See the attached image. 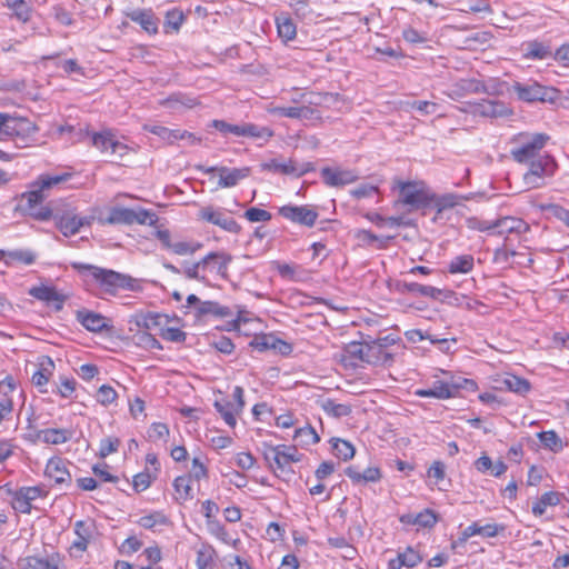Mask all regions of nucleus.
I'll use <instances>...</instances> for the list:
<instances>
[{"instance_id":"23","label":"nucleus","mask_w":569,"mask_h":569,"mask_svg":"<svg viewBox=\"0 0 569 569\" xmlns=\"http://www.w3.org/2000/svg\"><path fill=\"white\" fill-rule=\"evenodd\" d=\"M44 473L58 485L70 483L71 475L67 469L66 461L59 457L51 458L46 466Z\"/></svg>"},{"instance_id":"3","label":"nucleus","mask_w":569,"mask_h":569,"mask_svg":"<svg viewBox=\"0 0 569 569\" xmlns=\"http://www.w3.org/2000/svg\"><path fill=\"white\" fill-rule=\"evenodd\" d=\"M400 202L409 206L410 210L426 209L432 203L433 192L423 181H397Z\"/></svg>"},{"instance_id":"42","label":"nucleus","mask_w":569,"mask_h":569,"mask_svg":"<svg viewBox=\"0 0 569 569\" xmlns=\"http://www.w3.org/2000/svg\"><path fill=\"white\" fill-rule=\"evenodd\" d=\"M216 551L210 545H201L197 550L198 569H213Z\"/></svg>"},{"instance_id":"18","label":"nucleus","mask_w":569,"mask_h":569,"mask_svg":"<svg viewBox=\"0 0 569 569\" xmlns=\"http://www.w3.org/2000/svg\"><path fill=\"white\" fill-rule=\"evenodd\" d=\"M144 129L168 141L169 143H173L177 140H188L190 144H196L200 141L191 132L181 131L179 129H169L159 124L144 126Z\"/></svg>"},{"instance_id":"48","label":"nucleus","mask_w":569,"mask_h":569,"mask_svg":"<svg viewBox=\"0 0 569 569\" xmlns=\"http://www.w3.org/2000/svg\"><path fill=\"white\" fill-rule=\"evenodd\" d=\"M503 385L508 390L516 392L518 395H526L530 390L529 381L517 376L506 377L503 380Z\"/></svg>"},{"instance_id":"37","label":"nucleus","mask_w":569,"mask_h":569,"mask_svg":"<svg viewBox=\"0 0 569 569\" xmlns=\"http://www.w3.org/2000/svg\"><path fill=\"white\" fill-rule=\"evenodd\" d=\"M507 107L503 102L493 100H485L477 107V112L483 117H502L507 114Z\"/></svg>"},{"instance_id":"54","label":"nucleus","mask_w":569,"mask_h":569,"mask_svg":"<svg viewBox=\"0 0 569 569\" xmlns=\"http://www.w3.org/2000/svg\"><path fill=\"white\" fill-rule=\"evenodd\" d=\"M169 428L166 423L154 422L148 430L149 440L156 442L159 440H166L169 437Z\"/></svg>"},{"instance_id":"53","label":"nucleus","mask_w":569,"mask_h":569,"mask_svg":"<svg viewBox=\"0 0 569 569\" xmlns=\"http://www.w3.org/2000/svg\"><path fill=\"white\" fill-rule=\"evenodd\" d=\"M161 316L158 313H147L136 316V323L143 330H151L160 325Z\"/></svg>"},{"instance_id":"12","label":"nucleus","mask_w":569,"mask_h":569,"mask_svg":"<svg viewBox=\"0 0 569 569\" xmlns=\"http://www.w3.org/2000/svg\"><path fill=\"white\" fill-rule=\"evenodd\" d=\"M74 533L77 539L71 545V550L83 553L91 541L98 536V528L94 520L88 518L74 522Z\"/></svg>"},{"instance_id":"10","label":"nucleus","mask_w":569,"mask_h":569,"mask_svg":"<svg viewBox=\"0 0 569 569\" xmlns=\"http://www.w3.org/2000/svg\"><path fill=\"white\" fill-rule=\"evenodd\" d=\"M212 127L224 134H233L237 137H251L257 139H269L272 131L267 127H259L253 123L231 124L224 120H213Z\"/></svg>"},{"instance_id":"51","label":"nucleus","mask_w":569,"mask_h":569,"mask_svg":"<svg viewBox=\"0 0 569 569\" xmlns=\"http://www.w3.org/2000/svg\"><path fill=\"white\" fill-rule=\"evenodd\" d=\"M202 244L196 241L178 240L172 244L171 251L178 256H190L197 252Z\"/></svg>"},{"instance_id":"1","label":"nucleus","mask_w":569,"mask_h":569,"mask_svg":"<svg viewBox=\"0 0 569 569\" xmlns=\"http://www.w3.org/2000/svg\"><path fill=\"white\" fill-rule=\"evenodd\" d=\"M70 176V173L40 176L38 181L32 184V189L22 193L19 208L39 221L49 220L52 216L51 209L47 207H39L46 198L44 191L56 184L67 181Z\"/></svg>"},{"instance_id":"34","label":"nucleus","mask_w":569,"mask_h":569,"mask_svg":"<svg viewBox=\"0 0 569 569\" xmlns=\"http://www.w3.org/2000/svg\"><path fill=\"white\" fill-rule=\"evenodd\" d=\"M463 199L465 197L456 193H446L442 196L433 193L431 203L436 208V217L433 220L436 221L445 210L455 208L457 204H459L460 200Z\"/></svg>"},{"instance_id":"31","label":"nucleus","mask_w":569,"mask_h":569,"mask_svg":"<svg viewBox=\"0 0 569 569\" xmlns=\"http://www.w3.org/2000/svg\"><path fill=\"white\" fill-rule=\"evenodd\" d=\"M38 439L48 445H61L69 441L72 437V431L68 429H44L40 430L37 435Z\"/></svg>"},{"instance_id":"7","label":"nucleus","mask_w":569,"mask_h":569,"mask_svg":"<svg viewBox=\"0 0 569 569\" xmlns=\"http://www.w3.org/2000/svg\"><path fill=\"white\" fill-rule=\"evenodd\" d=\"M513 90L519 99L527 102H555L558 99L559 91L552 87H545L536 81L527 83L516 82Z\"/></svg>"},{"instance_id":"6","label":"nucleus","mask_w":569,"mask_h":569,"mask_svg":"<svg viewBox=\"0 0 569 569\" xmlns=\"http://www.w3.org/2000/svg\"><path fill=\"white\" fill-rule=\"evenodd\" d=\"M519 146L511 149L510 153L515 161L519 163H528L537 159L540 150L545 147L548 136L543 133H536L533 136H520Z\"/></svg>"},{"instance_id":"11","label":"nucleus","mask_w":569,"mask_h":569,"mask_svg":"<svg viewBox=\"0 0 569 569\" xmlns=\"http://www.w3.org/2000/svg\"><path fill=\"white\" fill-rule=\"evenodd\" d=\"M393 343L395 339L390 336L366 341V363L377 366L392 361L393 356L388 348Z\"/></svg>"},{"instance_id":"36","label":"nucleus","mask_w":569,"mask_h":569,"mask_svg":"<svg viewBox=\"0 0 569 569\" xmlns=\"http://www.w3.org/2000/svg\"><path fill=\"white\" fill-rule=\"evenodd\" d=\"M483 90L485 86L481 81L476 79H461L453 86L450 97H462L467 93H478Z\"/></svg>"},{"instance_id":"55","label":"nucleus","mask_w":569,"mask_h":569,"mask_svg":"<svg viewBox=\"0 0 569 569\" xmlns=\"http://www.w3.org/2000/svg\"><path fill=\"white\" fill-rule=\"evenodd\" d=\"M400 562L398 566H406L412 568L422 561V557L412 548H407L406 551L399 553Z\"/></svg>"},{"instance_id":"17","label":"nucleus","mask_w":569,"mask_h":569,"mask_svg":"<svg viewBox=\"0 0 569 569\" xmlns=\"http://www.w3.org/2000/svg\"><path fill=\"white\" fill-rule=\"evenodd\" d=\"M91 138L92 146L101 152H109L110 154H119L120 157H123L128 151V147L116 140L110 132L93 133Z\"/></svg>"},{"instance_id":"21","label":"nucleus","mask_w":569,"mask_h":569,"mask_svg":"<svg viewBox=\"0 0 569 569\" xmlns=\"http://www.w3.org/2000/svg\"><path fill=\"white\" fill-rule=\"evenodd\" d=\"M336 357H338L345 366H357V361L366 362V341H352L346 345Z\"/></svg>"},{"instance_id":"52","label":"nucleus","mask_w":569,"mask_h":569,"mask_svg":"<svg viewBox=\"0 0 569 569\" xmlns=\"http://www.w3.org/2000/svg\"><path fill=\"white\" fill-rule=\"evenodd\" d=\"M551 56V51L548 47L540 42L533 41L528 43L526 57L531 59H546Z\"/></svg>"},{"instance_id":"35","label":"nucleus","mask_w":569,"mask_h":569,"mask_svg":"<svg viewBox=\"0 0 569 569\" xmlns=\"http://www.w3.org/2000/svg\"><path fill=\"white\" fill-rule=\"evenodd\" d=\"M213 406L229 427H231V428L236 427V425H237L236 416L239 415L241 411L234 410L236 406L233 402L223 398L220 400H216Z\"/></svg>"},{"instance_id":"32","label":"nucleus","mask_w":569,"mask_h":569,"mask_svg":"<svg viewBox=\"0 0 569 569\" xmlns=\"http://www.w3.org/2000/svg\"><path fill=\"white\" fill-rule=\"evenodd\" d=\"M254 349L259 350V351H264V350H268V349H277L278 346L279 347V350L284 353V352H288L290 351L291 347L280 340V339H277L276 337L271 336V335H262V336H258L256 337L251 343H250Z\"/></svg>"},{"instance_id":"13","label":"nucleus","mask_w":569,"mask_h":569,"mask_svg":"<svg viewBox=\"0 0 569 569\" xmlns=\"http://www.w3.org/2000/svg\"><path fill=\"white\" fill-rule=\"evenodd\" d=\"M198 217L231 233H239L241 230L240 224L233 218L227 217L222 211L214 210L212 207L201 208Z\"/></svg>"},{"instance_id":"49","label":"nucleus","mask_w":569,"mask_h":569,"mask_svg":"<svg viewBox=\"0 0 569 569\" xmlns=\"http://www.w3.org/2000/svg\"><path fill=\"white\" fill-rule=\"evenodd\" d=\"M322 409L335 418L346 417L351 413V407L349 405L337 403L331 399H327L322 402Z\"/></svg>"},{"instance_id":"24","label":"nucleus","mask_w":569,"mask_h":569,"mask_svg":"<svg viewBox=\"0 0 569 569\" xmlns=\"http://www.w3.org/2000/svg\"><path fill=\"white\" fill-rule=\"evenodd\" d=\"M499 527L496 523H488L485 526H480L477 522L468 526L460 535L459 539L452 543V548H456V546L463 545L467 542L469 538L476 535H480L483 537H496L498 535Z\"/></svg>"},{"instance_id":"30","label":"nucleus","mask_w":569,"mask_h":569,"mask_svg":"<svg viewBox=\"0 0 569 569\" xmlns=\"http://www.w3.org/2000/svg\"><path fill=\"white\" fill-rule=\"evenodd\" d=\"M29 124L26 119L12 117L8 113H0V133L6 136H18L24 126Z\"/></svg>"},{"instance_id":"26","label":"nucleus","mask_w":569,"mask_h":569,"mask_svg":"<svg viewBox=\"0 0 569 569\" xmlns=\"http://www.w3.org/2000/svg\"><path fill=\"white\" fill-rule=\"evenodd\" d=\"M264 169L273 172H280L283 174H293L300 177L309 171L308 164H298L295 160L289 159L288 161L271 160L266 163Z\"/></svg>"},{"instance_id":"14","label":"nucleus","mask_w":569,"mask_h":569,"mask_svg":"<svg viewBox=\"0 0 569 569\" xmlns=\"http://www.w3.org/2000/svg\"><path fill=\"white\" fill-rule=\"evenodd\" d=\"M279 213L295 223L307 227H312L318 218V212L309 206H283Z\"/></svg>"},{"instance_id":"62","label":"nucleus","mask_w":569,"mask_h":569,"mask_svg":"<svg viewBox=\"0 0 569 569\" xmlns=\"http://www.w3.org/2000/svg\"><path fill=\"white\" fill-rule=\"evenodd\" d=\"M278 32L280 37L291 40L296 37V26L290 19L278 22Z\"/></svg>"},{"instance_id":"39","label":"nucleus","mask_w":569,"mask_h":569,"mask_svg":"<svg viewBox=\"0 0 569 569\" xmlns=\"http://www.w3.org/2000/svg\"><path fill=\"white\" fill-rule=\"evenodd\" d=\"M37 260V253L30 249H16L8 251V259L6 264L11 266L13 262H19L26 266L34 263Z\"/></svg>"},{"instance_id":"4","label":"nucleus","mask_w":569,"mask_h":569,"mask_svg":"<svg viewBox=\"0 0 569 569\" xmlns=\"http://www.w3.org/2000/svg\"><path fill=\"white\" fill-rule=\"evenodd\" d=\"M156 213L147 209H130L123 207H114L110 210L107 218H100L101 224H149L152 226L157 222Z\"/></svg>"},{"instance_id":"33","label":"nucleus","mask_w":569,"mask_h":569,"mask_svg":"<svg viewBox=\"0 0 569 569\" xmlns=\"http://www.w3.org/2000/svg\"><path fill=\"white\" fill-rule=\"evenodd\" d=\"M399 288L401 292L413 293L421 297H429L432 299H439L440 296L442 295L441 289L431 286L420 284L417 282L403 281L399 284Z\"/></svg>"},{"instance_id":"43","label":"nucleus","mask_w":569,"mask_h":569,"mask_svg":"<svg viewBox=\"0 0 569 569\" xmlns=\"http://www.w3.org/2000/svg\"><path fill=\"white\" fill-rule=\"evenodd\" d=\"M293 438L301 446L316 445V443H318L320 441V437H319L318 432L310 425H307V426H305L302 428L297 429L295 431Z\"/></svg>"},{"instance_id":"2","label":"nucleus","mask_w":569,"mask_h":569,"mask_svg":"<svg viewBox=\"0 0 569 569\" xmlns=\"http://www.w3.org/2000/svg\"><path fill=\"white\" fill-rule=\"evenodd\" d=\"M73 267L76 269L90 272L92 278L103 288V291L107 293L114 295L118 289H134V280L130 276L91 264L73 263Z\"/></svg>"},{"instance_id":"9","label":"nucleus","mask_w":569,"mask_h":569,"mask_svg":"<svg viewBox=\"0 0 569 569\" xmlns=\"http://www.w3.org/2000/svg\"><path fill=\"white\" fill-rule=\"evenodd\" d=\"M212 259H218L219 262L217 274L226 278L228 274V266L232 261V257L226 252H210L196 263H184L183 273L189 279H203V277L199 276V270H207Z\"/></svg>"},{"instance_id":"5","label":"nucleus","mask_w":569,"mask_h":569,"mask_svg":"<svg viewBox=\"0 0 569 569\" xmlns=\"http://www.w3.org/2000/svg\"><path fill=\"white\" fill-rule=\"evenodd\" d=\"M529 170L523 174L525 184L530 188H540L545 184V178L556 172L557 163L549 154L539 156L528 162Z\"/></svg>"},{"instance_id":"58","label":"nucleus","mask_w":569,"mask_h":569,"mask_svg":"<svg viewBox=\"0 0 569 569\" xmlns=\"http://www.w3.org/2000/svg\"><path fill=\"white\" fill-rule=\"evenodd\" d=\"M120 446V440L116 437L103 438L100 441L99 455L101 458H106L107 456L116 452Z\"/></svg>"},{"instance_id":"8","label":"nucleus","mask_w":569,"mask_h":569,"mask_svg":"<svg viewBox=\"0 0 569 569\" xmlns=\"http://www.w3.org/2000/svg\"><path fill=\"white\" fill-rule=\"evenodd\" d=\"M263 447L264 459L270 463L271 467L274 463L276 467L281 471H284L287 468H289L291 463L299 462L302 457L293 446H271L263 443Z\"/></svg>"},{"instance_id":"19","label":"nucleus","mask_w":569,"mask_h":569,"mask_svg":"<svg viewBox=\"0 0 569 569\" xmlns=\"http://www.w3.org/2000/svg\"><path fill=\"white\" fill-rule=\"evenodd\" d=\"M76 318L87 330L92 332H101L111 328L104 316L86 309L78 310Z\"/></svg>"},{"instance_id":"28","label":"nucleus","mask_w":569,"mask_h":569,"mask_svg":"<svg viewBox=\"0 0 569 569\" xmlns=\"http://www.w3.org/2000/svg\"><path fill=\"white\" fill-rule=\"evenodd\" d=\"M231 315V310L228 307L221 306L214 301L199 302V307H197L196 312V316L199 318L213 317L223 319L230 317Z\"/></svg>"},{"instance_id":"40","label":"nucleus","mask_w":569,"mask_h":569,"mask_svg":"<svg viewBox=\"0 0 569 569\" xmlns=\"http://www.w3.org/2000/svg\"><path fill=\"white\" fill-rule=\"evenodd\" d=\"M475 259L471 254H462L455 257L449 266L448 271L450 273H468L473 269Z\"/></svg>"},{"instance_id":"46","label":"nucleus","mask_w":569,"mask_h":569,"mask_svg":"<svg viewBox=\"0 0 569 569\" xmlns=\"http://www.w3.org/2000/svg\"><path fill=\"white\" fill-rule=\"evenodd\" d=\"M331 442H332L333 453L338 458H340L345 461L353 458L356 450H355V447L349 441L337 438V439H332Z\"/></svg>"},{"instance_id":"47","label":"nucleus","mask_w":569,"mask_h":569,"mask_svg":"<svg viewBox=\"0 0 569 569\" xmlns=\"http://www.w3.org/2000/svg\"><path fill=\"white\" fill-rule=\"evenodd\" d=\"M559 502V496L557 492L549 491L545 492L541 498L533 503L532 512L535 516H542L546 511L547 506H556Z\"/></svg>"},{"instance_id":"44","label":"nucleus","mask_w":569,"mask_h":569,"mask_svg":"<svg viewBox=\"0 0 569 569\" xmlns=\"http://www.w3.org/2000/svg\"><path fill=\"white\" fill-rule=\"evenodd\" d=\"M23 569H60L58 558L43 559L39 557H27Z\"/></svg>"},{"instance_id":"61","label":"nucleus","mask_w":569,"mask_h":569,"mask_svg":"<svg viewBox=\"0 0 569 569\" xmlns=\"http://www.w3.org/2000/svg\"><path fill=\"white\" fill-rule=\"evenodd\" d=\"M12 507L14 510L29 513L31 511V502L18 490L13 493Z\"/></svg>"},{"instance_id":"57","label":"nucleus","mask_w":569,"mask_h":569,"mask_svg":"<svg viewBox=\"0 0 569 569\" xmlns=\"http://www.w3.org/2000/svg\"><path fill=\"white\" fill-rule=\"evenodd\" d=\"M184 20L182 11L173 9L167 12L164 28H170L173 31H178Z\"/></svg>"},{"instance_id":"20","label":"nucleus","mask_w":569,"mask_h":569,"mask_svg":"<svg viewBox=\"0 0 569 569\" xmlns=\"http://www.w3.org/2000/svg\"><path fill=\"white\" fill-rule=\"evenodd\" d=\"M321 177L327 186L341 187L355 182L358 176L351 170H341L332 168H323Z\"/></svg>"},{"instance_id":"16","label":"nucleus","mask_w":569,"mask_h":569,"mask_svg":"<svg viewBox=\"0 0 569 569\" xmlns=\"http://www.w3.org/2000/svg\"><path fill=\"white\" fill-rule=\"evenodd\" d=\"M94 220L93 216L80 217L73 212H66L57 217V227L63 236H73L84 226H90Z\"/></svg>"},{"instance_id":"64","label":"nucleus","mask_w":569,"mask_h":569,"mask_svg":"<svg viewBox=\"0 0 569 569\" xmlns=\"http://www.w3.org/2000/svg\"><path fill=\"white\" fill-rule=\"evenodd\" d=\"M403 39L412 44L423 43L427 41V37L421 34L418 30L409 27L402 31Z\"/></svg>"},{"instance_id":"38","label":"nucleus","mask_w":569,"mask_h":569,"mask_svg":"<svg viewBox=\"0 0 569 569\" xmlns=\"http://www.w3.org/2000/svg\"><path fill=\"white\" fill-rule=\"evenodd\" d=\"M191 477L190 476H180L177 477L173 481V488L176 491V499L180 502H184L187 500L192 499V489H191Z\"/></svg>"},{"instance_id":"50","label":"nucleus","mask_w":569,"mask_h":569,"mask_svg":"<svg viewBox=\"0 0 569 569\" xmlns=\"http://www.w3.org/2000/svg\"><path fill=\"white\" fill-rule=\"evenodd\" d=\"M355 237L363 244H372L375 242L378 243L377 248L382 249L387 246V242L390 240V238H380L372 233L369 230H357Z\"/></svg>"},{"instance_id":"63","label":"nucleus","mask_w":569,"mask_h":569,"mask_svg":"<svg viewBox=\"0 0 569 569\" xmlns=\"http://www.w3.org/2000/svg\"><path fill=\"white\" fill-rule=\"evenodd\" d=\"M269 113L297 119L299 117L298 107H269Z\"/></svg>"},{"instance_id":"59","label":"nucleus","mask_w":569,"mask_h":569,"mask_svg":"<svg viewBox=\"0 0 569 569\" xmlns=\"http://www.w3.org/2000/svg\"><path fill=\"white\" fill-rule=\"evenodd\" d=\"M116 390L107 385H103L99 388L97 392V400L103 406H108L112 403L117 399Z\"/></svg>"},{"instance_id":"60","label":"nucleus","mask_w":569,"mask_h":569,"mask_svg":"<svg viewBox=\"0 0 569 569\" xmlns=\"http://www.w3.org/2000/svg\"><path fill=\"white\" fill-rule=\"evenodd\" d=\"M244 217L250 222L269 221L272 218L269 211L256 207L249 208Z\"/></svg>"},{"instance_id":"25","label":"nucleus","mask_w":569,"mask_h":569,"mask_svg":"<svg viewBox=\"0 0 569 569\" xmlns=\"http://www.w3.org/2000/svg\"><path fill=\"white\" fill-rule=\"evenodd\" d=\"M495 229L499 234L505 233H525L529 231L530 226L522 219L516 217H503L495 220Z\"/></svg>"},{"instance_id":"29","label":"nucleus","mask_w":569,"mask_h":569,"mask_svg":"<svg viewBox=\"0 0 569 569\" xmlns=\"http://www.w3.org/2000/svg\"><path fill=\"white\" fill-rule=\"evenodd\" d=\"M400 522L405 525H417L421 528H431L437 523V517L430 509L419 513H406L400 516Z\"/></svg>"},{"instance_id":"15","label":"nucleus","mask_w":569,"mask_h":569,"mask_svg":"<svg viewBox=\"0 0 569 569\" xmlns=\"http://www.w3.org/2000/svg\"><path fill=\"white\" fill-rule=\"evenodd\" d=\"M206 173L217 172L219 176L218 186L220 188L234 187L240 180L247 178L250 173L248 167L228 168V167H210L204 169Z\"/></svg>"},{"instance_id":"45","label":"nucleus","mask_w":569,"mask_h":569,"mask_svg":"<svg viewBox=\"0 0 569 569\" xmlns=\"http://www.w3.org/2000/svg\"><path fill=\"white\" fill-rule=\"evenodd\" d=\"M538 438L545 448L553 452H559L563 449L562 440L553 430L541 431L538 433Z\"/></svg>"},{"instance_id":"27","label":"nucleus","mask_w":569,"mask_h":569,"mask_svg":"<svg viewBox=\"0 0 569 569\" xmlns=\"http://www.w3.org/2000/svg\"><path fill=\"white\" fill-rule=\"evenodd\" d=\"M29 295L38 300L46 301L48 303H56V309L61 310L64 302V297L54 290L52 287L40 286L32 287L29 290Z\"/></svg>"},{"instance_id":"41","label":"nucleus","mask_w":569,"mask_h":569,"mask_svg":"<svg viewBox=\"0 0 569 569\" xmlns=\"http://www.w3.org/2000/svg\"><path fill=\"white\" fill-rule=\"evenodd\" d=\"M460 387H462V385L447 381H435L430 389L433 391L435 398L449 399L456 396Z\"/></svg>"},{"instance_id":"56","label":"nucleus","mask_w":569,"mask_h":569,"mask_svg":"<svg viewBox=\"0 0 569 569\" xmlns=\"http://www.w3.org/2000/svg\"><path fill=\"white\" fill-rule=\"evenodd\" d=\"M167 522V517L161 512H153L151 515L143 516L139 520V525L146 529H152L157 525H166Z\"/></svg>"},{"instance_id":"22","label":"nucleus","mask_w":569,"mask_h":569,"mask_svg":"<svg viewBox=\"0 0 569 569\" xmlns=\"http://www.w3.org/2000/svg\"><path fill=\"white\" fill-rule=\"evenodd\" d=\"M127 17L138 23L146 32L154 34L158 32L159 19L151 9H136L127 12Z\"/></svg>"}]
</instances>
